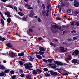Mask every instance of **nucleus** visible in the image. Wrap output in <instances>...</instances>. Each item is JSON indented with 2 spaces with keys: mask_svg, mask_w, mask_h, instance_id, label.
I'll list each match as a JSON object with an SVG mask.
<instances>
[{
  "mask_svg": "<svg viewBox=\"0 0 79 79\" xmlns=\"http://www.w3.org/2000/svg\"><path fill=\"white\" fill-rule=\"evenodd\" d=\"M31 66L32 65V64L31 63H29V64H23V66H25V68L26 69H29L30 68H32V66Z\"/></svg>",
  "mask_w": 79,
  "mask_h": 79,
  "instance_id": "obj_1",
  "label": "nucleus"
},
{
  "mask_svg": "<svg viewBox=\"0 0 79 79\" xmlns=\"http://www.w3.org/2000/svg\"><path fill=\"white\" fill-rule=\"evenodd\" d=\"M28 16L30 18H32L34 16V12L33 10H31L30 11V13L28 14Z\"/></svg>",
  "mask_w": 79,
  "mask_h": 79,
  "instance_id": "obj_2",
  "label": "nucleus"
},
{
  "mask_svg": "<svg viewBox=\"0 0 79 79\" xmlns=\"http://www.w3.org/2000/svg\"><path fill=\"white\" fill-rule=\"evenodd\" d=\"M16 54L13 52H11L9 54V56L10 58H14L15 56H16Z\"/></svg>",
  "mask_w": 79,
  "mask_h": 79,
  "instance_id": "obj_3",
  "label": "nucleus"
},
{
  "mask_svg": "<svg viewBox=\"0 0 79 79\" xmlns=\"http://www.w3.org/2000/svg\"><path fill=\"white\" fill-rule=\"evenodd\" d=\"M74 6L75 7H78L79 6V3L77 2L76 0H74Z\"/></svg>",
  "mask_w": 79,
  "mask_h": 79,
  "instance_id": "obj_4",
  "label": "nucleus"
},
{
  "mask_svg": "<svg viewBox=\"0 0 79 79\" xmlns=\"http://www.w3.org/2000/svg\"><path fill=\"white\" fill-rule=\"evenodd\" d=\"M5 15L7 16V18H10L11 17V15H10V13L8 11H7L5 12Z\"/></svg>",
  "mask_w": 79,
  "mask_h": 79,
  "instance_id": "obj_5",
  "label": "nucleus"
},
{
  "mask_svg": "<svg viewBox=\"0 0 79 79\" xmlns=\"http://www.w3.org/2000/svg\"><path fill=\"white\" fill-rule=\"evenodd\" d=\"M50 73L51 75H53V76H56V75H57V73L56 72H54L53 70L51 71Z\"/></svg>",
  "mask_w": 79,
  "mask_h": 79,
  "instance_id": "obj_6",
  "label": "nucleus"
},
{
  "mask_svg": "<svg viewBox=\"0 0 79 79\" xmlns=\"http://www.w3.org/2000/svg\"><path fill=\"white\" fill-rule=\"evenodd\" d=\"M55 63L56 64H57L58 65H60V66H61V65H63V63L60 62H58V61H55Z\"/></svg>",
  "mask_w": 79,
  "mask_h": 79,
  "instance_id": "obj_7",
  "label": "nucleus"
},
{
  "mask_svg": "<svg viewBox=\"0 0 79 79\" xmlns=\"http://www.w3.org/2000/svg\"><path fill=\"white\" fill-rule=\"evenodd\" d=\"M79 52L78 51L75 50L73 53L72 55H76L77 56L79 54Z\"/></svg>",
  "mask_w": 79,
  "mask_h": 79,
  "instance_id": "obj_8",
  "label": "nucleus"
},
{
  "mask_svg": "<svg viewBox=\"0 0 79 79\" xmlns=\"http://www.w3.org/2000/svg\"><path fill=\"white\" fill-rule=\"evenodd\" d=\"M64 48H63V47H60V51L61 52H65V50H64Z\"/></svg>",
  "mask_w": 79,
  "mask_h": 79,
  "instance_id": "obj_9",
  "label": "nucleus"
},
{
  "mask_svg": "<svg viewBox=\"0 0 79 79\" xmlns=\"http://www.w3.org/2000/svg\"><path fill=\"white\" fill-rule=\"evenodd\" d=\"M72 58H71V55H69L68 58L65 59V61H68L69 60H71Z\"/></svg>",
  "mask_w": 79,
  "mask_h": 79,
  "instance_id": "obj_10",
  "label": "nucleus"
},
{
  "mask_svg": "<svg viewBox=\"0 0 79 79\" xmlns=\"http://www.w3.org/2000/svg\"><path fill=\"white\" fill-rule=\"evenodd\" d=\"M46 12H45V11L44 10H42V11L41 13L42 14V15L43 17H45V15H46Z\"/></svg>",
  "mask_w": 79,
  "mask_h": 79,
  "instance_id": "obj_11",
  "label": "nucleus"
},
{
  "mask_svg": "<svg viewBox=\"0 0 79 79\" xmlns=\"http://www.w3.org/2000/svg\"><path fill=\"white\" fill-rule=\"evenodd\" d=\"M6 46L8 47H9V48L12 47V45H11L10 43H7L6 44Z\"/></svg>",
  "mask_w": 79,
  "mask_h": 79,
  "instance_id": "obj_12",
  "label": "nucleus"
},
{
  "mask_svg": "<svg viewBox=\"0 0 79 79\" xmlns=\"http://www.w3.org/2000/svg\"><path fill=\"white\" fill-rule=\"evenodd\" d=\"M72 62L73 63H74L75 64H76L77 63V60L76 59H73L72 60Z\"/></svg>",
  "mask_w": 79,
  "mask_h": 79,
  "instance_id": "obj_13",
  "label": "nucleus"
},
{
  "mask_svg": "<svg viewBox=\"0 0 79 79\" xmlns=\"http://www.w3.org/2000/svg\"><path fill=\"white\" fill-rule=\"evenodd\" d=\"M0 40L2 41V42H4V40H6V39L4 38H2L0 36Z\"/></svg>",
  "mask_w": 79,
  "mask_h": 79,
  "instance_id": "obj_14",
  "label": "nucleus"
},
{
  "mask_svg": "<svg viewBox=\"0 0 79 79\" xmlns=\"http://www.w3.org/2000/svg\"><path fill=\"white\" fill-rule=\"evenodd\" d=\"M40 50L41 51V52H45V48L43 47H41L39 48Z\"/></svg>",
  "mask_w": 79,
  "mask_h": 79,
  "instance_id": "obj_15",
  "label": "nucleus"
},
{
  "mask_svg": "<svg viewBox=\"0 0 79 79\" xmlns=\"http://www.w3.org/2000/svg\"><path fill=\"white\" fill-rule=\"evenodd\" d=\"M36 56L37 58L39 59V60H41V59L42 58V57L41 56H40V55H36Z\"/></svg>",
  "mask_w": 79,
  "mask_h": 79,
  "instance_id": "obj_16",
  "label": "nucleus"
},
{
  "mask_svg": "<svg viewBox=\"0 0 79 79\" xmlns=\"http://www.w3.org/2000/svg\"><path fill=\"white\" fill-rule=\"evenodd\" d=\"M53 27L54 28V29H58V27H59V26L58 25H54L53 26Z\"/></svg>",
  "mask_w": 79,
  "mask_h": 79,
  "instance_id": "obj_17",
  "label": "nucleus"
},
{
  "mask_svg": "<svg viewBox=\"0 0 79 79\" xmlns=\"http://www.w3.org/2000/svg\"><path fill=\"white\" fill-rule=\"evenodd\" d=\"M7 20V22L9 23H11V19L10 18H8Z\"/></svg>",
  "mask_w": 79,
  "mask_h": 79,
  "instance_id": "obj_18",
  "label": "nucleus"
},
{
  "mask_svg": "<svg viewBox=\"0 0 79 79\" xmlns=\"http://www.w3.org/2000/svg\"><path fill=\"white\" fill-rule=\"evenodd\" d=\"M58 32V29H54L52 30V32L53 33H55L56 32Z\"/></svg>",
  "mask_w": 79,
  "mask_h": 79,
  "instance_id": "obj_19",
  "label": "nucleus"
},
{
  "mask_svg": "<svg viewBox=\"0 0 79 79\" xmlns=\"http://www.w3.org/2000/svg\"><path fill=\"white\" fill-rule=\"evenodd\" d=\"M18 55L19 56H24V54L23 53H19L18 54Z\"/></svg>",
  "mask_w": 79,
  "mask_h": 79,
  "instance_id": "obj_20",
  "label": "nucleus"
},
{
  "mask_svg": "<svg viewBox=\"0 0 79 79\" xmlns=\"http://www.w3.org/2000/svg\"><path fill=\"white\" fill-rule=\"evenodd\" d=\"M48 63H52L53 62V60L52 59H49L47 60Z\"/></svg>",
  "mask_w": 79,
  "mask_h": 79,
  "instance_id": "obj_21",
  "label": "nucleus"
},
{
  "mask_svg": "<svg viewBox=\"0 0 79 79\" xmlns=\"http://www.w3.org/2000/svg\"><path fill=\"white\" fill-rule=\"evenodd\" d=\"M29 59L30 61H33L34 60V58H32V57L31 56H30L29 57Z\"/></svg>",
  "mask_w": 79,
  "mask_h": 79,
  "instance_id": "obj_22",
  "label": "nucleus"
},
{
  "mask_svg": "<svg viewBox=\"0 0 79 79\" xmlns=\"http://www.w3.org/2000/svg\"><path fill=\"white\" fill-rule=\"evenodd\" d=\"M33 74H37V72L35 70L33 71Z\"/></svg>",
  "mask_w": 79,
  "mask_h": 79,
  "instance_id": "obj_23",
  "label": "nucleus"
},
{
  "mask_svg": "<svg viewBox=\"0 0 79 79\" xmlns=\"http://www.w3.org/2000/svg\"><path fill=\"white\" fill-rule=\"evenodd\" d=\"M6 7H8V8H12V9H13V7L11 5H8L6 6Z\"/></svg>",
  "mask_w": 79,
  "mask_h": 79,
  "instance_id": "obj_24",
  "label": "nucleus"
},
{
  "mask_svg": "<svg viewBox=\"0 0 79 79\" xmlns=\"http://www.w3.org/2000/svg\"><path fill=\"white\" fill-rule=\"evenodd\" d=\"M74 13L76 15H78L79 13V12L78 10H75L74 11Z\"/></svg>",
  "mask_w": 79,
  "mask_h": 79,
  "instance_id": "obj_25",
  "label": "nucleus"
},
{
  "mask_svg": "<svg viewBox=\"0 0 79 79\" xmlns=\"http://www.w3.org/2000/svg\"><path fill=\"white\" fill-rule=\"evenodd\" d=\"M49 15V14H48V12H47L46 16H45L44 18H47V17L48 16V15Z\"/></svg>",
  "mask_w": 79,
  "mask_h": 79,
  "instance_id": "obj_26",
  "label": "nucleus"
},
{
  "mask_svg": "<svg viewBox=\"0 0 79 79\" xmlns=\"http://www.w3.org/2000/svg\"><path fill=\"white\" fill-rule=\"evenodd\" d=\"M1 21L2 25H3V26H4V24H5V22L4 21H3V19H1Z\"/></svg>",
  "mask_w": 79,
  "mask_h": 79,
  "instance_id": "obj_27",
  "label": "nucleus"
},
{
  "mask_svg": "<svg viewBox=\"0 0 79 79\" xmlns=\"http://www.w3.org/2000/svg\"><path fill=\"white\" fill-rule=\"evenodd\" d=\"M19 63L20 65H23V64H24L23 62L22 61H19Z\"/></svg>",
  "mask_w": 79,
  "mask_h": 79,
  "instance_id": "obj_28",
  "label": "nucleus"
},
{
  "mask_svg": "<svg viewBox=\"0 0 79 79\" xmlns=\"http://www.w3.org/2000/svg\"><path fill=\"white\" fill-rule=\"evenodd\" d=\"M18 13L20 16H24V14L21 12H18Z\"/></svg>",
  "mask_w": 79,
  "mask_h": 79,
  "instance_id": "obj_29",
  "label": "nucleus"
},
{
  "mask_svg": "<svg viewBox=\"0 0 79 79\" xmlns=\"http://www.w3.org/2000/svg\"><path fill=\"white\" fill-rule=\"evenodd\" d=\"M44 52H41V51H39V55H43V54H44Z\"/></svg>",
  "mask_w": 79,
  "mask_h": 79,
  "instance_id": "obj_30",
  "label": "nucleus"
},
{
  "mask_svg": "<svg viewBox=\"0 0 79 79\" xmlns=\"http://www.w3.org/2000/svg\"><path fill=\"white\" fill-rule=\"evenodd\" d=\"M1 69H5V67L3 65H2V66H1Z\"/></svg>",
  "mask_w": 79,
  "mask_h": 79,
  "instance_id": "obj_31",
  "label": "nucleus"
},
{
  "mask_svg": "<svg viewBox=\"0 0 79 79\" xmlns=\"http://www.w3.org/2000/svg\"><path fill=\"white\" fill-rule=\"evenodd\" d=\"M43 39H42V38L41 37H39L38 38V40H39V41H40V40H42Z\"/></svg>",
  "mask_w": 79,
  "mask_h": 79,
  "instance_id": "obj_32",
  "label": "nucleus"
},
{
  "mask_svg": "<svg viewBox=\"0 0 79 79\" xmlns=\"http://www.w3.org/2000/svg\"><path fill=\"white\" fill-rule=\"evenodd\" d=\"M4 76V73L2 72L0 73V76Z\"/></svg>",
  "mask_w": 79,
  "mask_h": 79,
  "instance_id": "obj_33",
  "label": "nucleus"
},
{
  "mask_svg": "<svg viewBox=\"0 0 79 79\" xmlns=\"http://www.w3.org/2000/svg\"><path fill=\"white\" fill-rule=\"evenodd\" d=\"M25 7H29L30 6H31L29 5L28 4H26L25 5Z\"/></svg>",
  "mask_w": 79,
  "mask_h": 79,
  "instance_id": "obj_34",
  "label": "nucleus"
},
{
  "mask_svg": "<svg viewBox=\"0 0 79 79\" xmlns=\"http://www.w3.org/2000/svg\"><path fill=\"white\" fill-rule=\"evenodd\" d=\"M42 6L43 8V10L45 9V5H44V4H42Z\"/></svg>",
  "mask_w": 79,
  "mask_h": 79,
  "instance_id": "obj_35",
  "label": "nucleus"
},
{
  "mask_svg": "<svg viewBox=\"0 0 79 79\" xmlns=\"http://www.w3.org/2000/svg\"><path fill=\"white\" fill-rule=\"evenodd\" d=\"M14 9H15V10H16V11H18V8L16 6H14Z\"/></svg>",
  "mask_w": 79,
  "mask_h": 79,
  "instance_id": "obj_36",
  "label": "nucleus"
},
{
  "mask_svg": "<svg viewBox=\"0 0 79 79\" xmlns=\"http://www.w3.org/2000/svg\"><path fill=\"white\" fill-rule=\"evenodd\" d=\"M43 61H44V62H45V63H47V60H46V59H43Z\"/></svg>",
  "mask_w": 79,
  "mask_h": 79,
  "instance_id": "obj_37",
  "label": "nucleus"
},
{
  "mask_svg": "<svg viewBox=\"0 0 79 79\" xmlns=\"http://www.w3.org/2000/svg\"><path fill=\"white\" fill-rule=\"evenodd\" d=\"M11 78L12 79H15V78H16V76L15 75H14L13 76H12L11 77Z\"/></svg>",
  "mask_w": 79,
  "mask_h": 79,
  "instance_id": "obj_38",
  "label": "nucleus"
},
{
  "mask_svg": "<svg viewBox=\"0 0 79 79\" xmlns=\"http://www.w3.org/2000/svg\"><path fill=\"white\" fill-rule=\"evenodd\" d=\"M53 41H54V42H58V40L56 39H54Z\"/></svg>",
  "mask_w": 79,
  "mask_h": 79,
  "instance_id": "obj_39",
  "label": "nucleus"
},
{
  "mask_svg": "<svg viewBox=\"0 0 79 79\" xmlns=\"http://www.w3.org/2000/svg\"><path fill=\"white\" fill-rule=\"evenodd\" d=\"M71 10L70 9V10H67V12L68 13H71Z\"/></svg>",
  "mask_w": 79,
  "mask_h": 79,
  "instance_id": "obj_40",
  "label": "nucleus"
},
{
  "mask_svg": "<svg viewBox=\"0 0 79 79\" xmlns=\"http://www.w3.org/2000/svg\"><path fill=\"white\" fill-rule=\"evenodd\" d=\"M43 69L44 71H48V69L47 68H44V69Z\"/></svg>",
  "mask_w": 79,
  "mask_h": 79,
  "instance_id": "obj_41",
  "label": "nucleus"
},
{
  "mask_svg": "<svg viewBox=\"0 0 79 79\" xmlns=\"http://www.w3.org/2000/svg\"><path fill=\"white\" fill-rule=\"evenodd\" d=\"M75 25H76L77 26H79V22H76L75 23Z\"/></svg>",
  "mask_w": 79,
  "mask_h": 79,
  "instance_id": "obj_42",
  "label": "nucleus"
},
{
  "mask_svg": "<svg viewBox=\"0 0 79 79\" xmlns=\"http://www.w3.org/2000/svg\"><path fill=\"white\" fill-rule=\"evenodd\" d=\"M45 76H50V75L48 73H46L45 75Z\"/></svg>",
  "mask_w": 79,
  "mask_h": 79,
  "instance_id": "obj_43",
  "label": "nucleus"
},
{
  "mask_svg": "<svg viewBox=\"0 0 79 79\" xmlns=\"http://www.w3.org/2000/svg\"><path fill=\"white\" fill-rule=\"evenodd\" d=\"M9 72V70H6L4 71L5 73H8Z\"/></svg>",
  "mask_w": 79,
  "mask_h": 79,
  "instance_id": "obj_44",
  "label": "nucleus"
},
{
  "mask_svg": "<svg viewBox=\"0 0 79 79\" xmlns=\"http://www.w3.org/2000/svg\"><path fill=\"white\" fill-rule=\"evenodd\" d=\"M10 73H11V74H14V71L12 70L11 71H10Z\"/></svg>",
  "mask_w": 79,
  "mask_h": 79,
  "instance_id": "obj_45",
  "label": "nucleus"
},
{
  "mask_svg": "<svg viewBox=\"0 0 79 79\" xmlns=\"http://www.w3.org/2000/svg\"><path fill=\"white\" fill-rule=\"evenodd\" d=\"M31 75H28L27 76V78H29V77H31Z\"/></svg>",
  "mask_w": 79,
  "mask_h": 79,
  "instance_id": "obj_46",
  "label": "nucleus"
},
{
  "mask_svg": "<svg viewBox=\"0 0 79 79\" xmlns=\"http://www.w3.org/2000/svg\"><path fill=\"white\" fill-rule=\"evenodd\" d=\"M51 68L53 69H55V68H56V66H52Z\"/></svg>",
  "mask_w": 79,
  "mask_h": 79,
  "instance_id": "obj_47",
  "label": "nucleus"
},
{
  "mask_svg": "<svg viewBox=\"0 0 79 79\" xmlns=\"http://www.w3.org/2000/svg\"><path fill=\"white\" fill-rule=\"evenodd\" d=\"M71 33H73V32H74V33H76V31L75 30H73L71 31Z\"/></svg>",
  "mask_w": 79,
  "mask_h": 79,
  "instance_id": "obj_48",
  "label": "nucleus"
},
{
  "mask_svg": "<svg viewBox=\"0 0 79 79\" xmlns=\"http://www.w3.org/2000/svg\"><path fill=\"white\" fill-rule=\"evenodd\" d=\"M22 19L23 21H26V17L23 18Z\"/></svg>",
  "mask_w": 79,
  "mask_h": 79,
  "instance_id": "obj_49",
  "label": "nucleus"
},
{
  "mask_svg": "<svg viewBox=\"0 0 79 79\" xmlns=\"http://www.w3.org/2000/svg\"><path fill=\"white\" fill-rule=\"evenodd\" d=\"M27 8H28V9H29V10H32V9H33V8L31 7H28Z\"/></svg>",
  "mask_w": 79,
  "mask_h": 79,
  "instance_id": "obj_50",
  "label": "nucleus"
},
{
  "mask_svg": "<svg viewBox=\"0 0 79 79\" xmlns=\"http://www.w3.org/2000/svg\"><path fill=\"white\" fill-rule=\"evenodd\" d=\"M29 32H32V29L31 28L29 29Z\"/></svg>",
  "mask_w": 79,
  "mask_h": 79,
  "instance_id": "obj_51",
  "label": "nucleus"
},
{
  "mask_svg": "<svg viewBox=\"0 0 79 79\" xmlns=\"http://www.w3.org/2000/svg\"><path fill=\"white\" fill-rule=\"evenodd\" d=\"M57 20H61V18L60 17H58L57 18H56Z\"/></svg>",
  "mask_w": 79,
  "mask_h": 79,
  "instance_id": "obj_52",
  "label": "nucleus"
},
{
  "mask_svg": "<svg viewBox=\"0 0 79 79\" xmlns=\"http://www.w3.org/2000/svg\"><path fill=\"white\" fill-rule=\"evenodd\" d=\"M50 44L51 45H52V46H54V44L53 43H52V42H50Z\"/></svg>",
  "mask_w": 79,
  "mask_h": 79,
  "instance_id": "obj_53",
  "label": "nucleus"
},
{
  "mask_svg": "<svg viewBox=\"0 0 79 79\" xmlns=\"http://www.w3.org/2000/svg\"><path fill=\"white\" fill-rule=\"evenodd\" d=\"M38 20L39 22H40L41 21V20H40V18H38Z\"/></svg>",
  "mask_w": 79,
  "mask_h": 79,
  "instance_id": "obj_54",
  "label": "nucleus"
},
{
  "mask_svg": "<svg viewBox=\"0 0 79 79\" xmlns=\"http://www.w3.org/2000/svg\"><path fill=\"white\" fill-rule=\"evenodd\" d=\"M47 8H48V9H49V8H50V5H48L47 6Z\"/></svg>",
  "mask_w": 79,
  "mask_h": 79,
  "instance_id": "obj_55",
  "label": "nucleus"
},
{
  "mask_svg": "<svg viewBox=\"0 0 79 79\" xmlns=\"http://www.w3.org/2000/svg\"><path fill=\"white\" fill-rule=\"evenodd\" d=\"M1 1H2L3 2H6L7 0H1Z\"/></svg>",
  "mask_w": 79,
  "mask_h": 79,
  "instance_id": "obj_56",
  "label": "nucleus"
},
{
  "mask_svg": "<svg viewBox=\"0 0 79 79\" xmlns=\"http://www.w3.org/2000/svg\"><path fill=\"white\" fill-rule=\"evenodd\" d=\"M77 39V38H76V37H74L73 38V40H76Z\"/></svg>",
  "mask_w": 79,
  "mask_h": 79,
  "instance_id": "obj_57",
  "label": "nucleus"
},
{
  "mask_svg": "<svg viewBox=\"0 0 79 79\" xmlns=\"http://www.w3.org/2000/svg\"><path fill=\"white\" fill-rule=\"evenodd\" d=\"M21 60L22 61H26V60L25 59H21Z\"/></svg>",
  "mask_w": 79,
  "mask_h": 79,
  "instance_id": "obj_58",
  "label": "nucleus"
},
{
  "mask_svg": "<svg viewBox=\"0 0 79 79\" xmlns=\"http://www.w3.org/2000/svg\"><path fill=\"white\" fill-rule=\"evenodd\" d=\"M22 40H23V42H26V40L23 39H22Z\"/></svg>",
  "mask_w": 79,
  "mask_h": 79,
  "instance_id": "obj_59",
  "label": "nucleus"
},
{
  "mask_svg": "<svg viewBox=\"0 0 79 79\" xmlns=\"http://www.w3.org/2000/svg\"><path fill=\"white\" fill-rule=\"evenodd\" d=\"M16 35H17L19 36V37H21V35H19L18 34L16 33Z\"/></svg>",
  "mask_w": 79,
  "mask_h": 79,
  "instance_id": "obj_60",
  "label": "nucleus"
},
{
  "mask_svg": "<svg viewBox=\"0 0 79 79\" xmlns=\"http://www.w3.org/2000/svg\"><path fill=\"white\" fill-rule=\"evenodd\" d=\"M24 76H25V75H24V74H21V77H24Z\"/></svg>",
  "mask_w": 79,
  "mask_h": 79,
  "instance_id": "obj_61",
  "label": "nucleus"
},
{
  "mask_svg": "<svg viewBox=\"0 0 79 79\" xmlns=\"http://www.w3.org/2000/svg\"><path fill=\"white\" fill-rule=\"evenodd\" d=\"M37 70L38 71H39V72H42V71H41V70L39 69H37Z\"/></svg>",
  "mask_w": 79,
  "mask_h": 79,
  "instance_id": "obj_62",
  "label": "nucleus"
},
{
  "mask_svg": "<svg viewBox=\"0 0 79 79\" xmlns=\"http://www.w3.org/2000/svg\"><path fill=\"white\" fill-rule=\"evenodd\" d=\"M61 6H64V5H63V3H61Z\"/></svg>",
  "mask_w": 79,
  "mask_h": 79,
  "instance_id": "obj_63",
  "label": "nucleus"
},
{
  "mask_svg": "<svg viewBox=\"0 0 79 79\" xmlns=\"http://www.w3.org/2000/svg\"><path fill=\"white\" fill-rule=\"evenodd\" d=\"M63 75H64V76H66V75H68V74L67 73H63Z\"/></svg>",
  "mask_w": 79,
  "mask_h": 79,
  "instance_id": "obj_64",
  "label": "nucleus"
}]
</instances>
